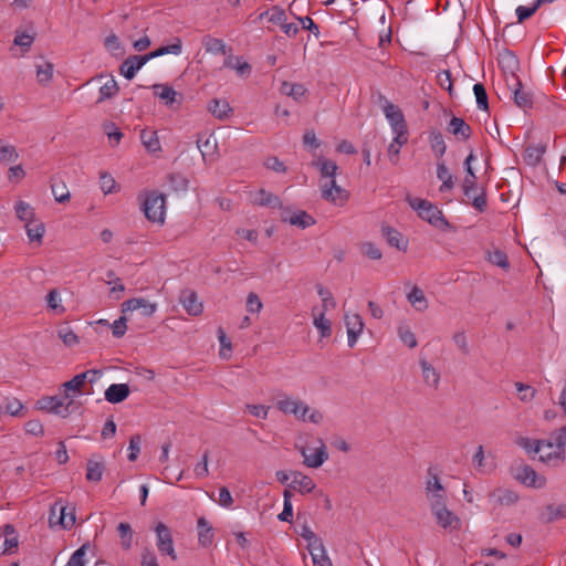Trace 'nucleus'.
Returning <instances> with one entry per match:
<instances>
[{"label":"nucleus","mask_w":566,"mask_h":566,"mask_svg":"<svg viewBox=\"0 0 566 566\" xmlns=\"http://www.w3.org/2000/svg\"><path fill=\"white\" fill-rule=\"evenodd\" d=\"M316 289H317L318 295L322 297V307H323L322 312H326L329 308H335L336 302H335L332 293L321 284H318L316 286Z\"/></svg>","instance_id":"obj_54"},{"label":"nucleus","mask_w":566,"mask_h":566,"mask_svg":"<svg viewBox=\"0 0 566 566\" xmlns=\"http://www.w3.org/2000/svg\"><path fill=\"white\" fill-rule=\"evenodd\" d=\"M136 310H142L143 316L150 317L156 312L157 304L150 303L149 301L142 297L130 298L122 304L123 313L134 312Z\"/></svg>","instance_id":"obj_15"},{"label":"nucleus","mask_w":566,"mask_h":566,"mask_svg":"<svg viewBox=\"0 0 566 566\" xmlns=\"http://www.w3.org/2000/svg\"><path fill=\"white\" fill-rule=\"evenodd\" d=\"M51 190L59 203H65L70 200L71 195L63 181H57L55 178L51 180Z\"/></svg>","instance_id":"obj_39"},{"label":"nucleus","mask_w":566,"mask_h":566,"mask_svg":"<svg viewBox=\"0 0 566 566\" xmlns=\"http://www.w3.org/2000/svg\"><path fill=\"white\" fill-rule=\"evenodd\" d=\"M167 182L170 190L175 192L186 191L189 187V180L181 174L172 172L167 176Z\"/></svg>","instance_id":"obj_44"},{"label":"nucleus","mask_w":566,"mask_h":566,"mask_svg":"<svg viewBox=\"0 0 566 566\" xmlns=\"http://www.w3.org/2000/svg\"><path fill=\"white\" fill-rule=\"evenodd\" d=\"M198 524V541L203 547H208L213 542V528L205 517H200Z\"/></svg>","instance_id":"obj_27"},{"label":"nucleus","mask_w":566,"mask_h":566,"mask_svg":"<svg viewBox=\"0 0 566 566\" xmlns=\"http://www.w3.org/2000/svg\"><path fill=\"white\" fill-rule=\"evenodd\" d=\"M463 195L474 209L483 212L486 209V197L482 188L478 186L476 179H463Z\"/></svg>","instance_id":"obj_7"},{"label":"nucleus","mask_w":566,"mask_h":566,"mask_svg":"<svg viewBox=\"0 0 566 566\" xmlns=\"http://www.w3.org/2000/svg\"><path fill=\"white\" fill-rule=\"evenodd\" d=\"M90 543L83 544L78 549H76L70 557L69 562L65 566H85V555L87 549L90 548Z\"/></svg>","instance_id":"obj_52"},{"label":"nucleus","mask_w":566,"mask_h":566,"mask_svg":"<svg viewBox=\"0 0 566 566\" xmlns=\"http://www.w3.org/2000/svg\"><path fill=\"white\" fill-rule=\"evenodd\" d=\"M511 81L512 83L507 84L511 88L515 105L524 111L532 108L534 103L533 93L527 90L515 75L511 76Z\"/></svg>","instance_id":"obj_8"},{"label":"nucleus","mask_w":566,"mask_h":566,"mask_svg":"<svg viewBox=\"0 0 566 566\" xmlns=\"http://www.w3.org/2000/svg\"><path fill=\"white\" fill-rule=\"evenodd\" d=\"M245 307L249 313L259 314L263 307V303L256 293L250 292L247 296Z\"/></svg>","instance_id":"obj_61"},{"label":"nucleus","mask_w":566,"mask_h":566,"mask_svg":"<svg viewBox=\"0 0 566 566\" xmlns=\"http://www.w3.org/2000/svg\"><path fill=\"white\" fill-rule=\"evenodd\" d=\"M545 2H546V0H535V2L531 7H525V6L517 7L515 10L516 15H517V22L522 23L525 20H527L528 18H531L538 10V8Z\"/></svg>","instance_id":"obj_47"},{"label":"nucleus","mask_w":566,"mask_h":566,"mask_svg":"<svg viewBox=\"0 0 566 566\" xmlns=\"http://www.w3.org/2000/svg\"><path fill=\"white\" fill-rule=\"evenodd\" d=\"M437 177L442 182L439 189L441 192L451 190L454 187L453 176L450 174L444 163H438Z\"/></svg>","instance_id":"obj_32"},{"label":"nucleus","mask_w":566,"mask_h":566,"mask_svg":"<svg viewBox=\"0 0 566 566\" xmlns=\"http://www.w3.org/2000/svg\"><path fill=\"white\" fill-rule=\"evenodd\" d=\"M398 335L400 340L409 348H415L418 345L417 338L408 325H400Z\"/></svg>","instance_id":"obj_53"},{"label":"nucleus","mask_w":566,"mask_h":566,"mask_svg":"<svg viewBox=\"0 0 566 566\" xmlns=\"http://www.w3.org/2000/svg\"><path fill=\"white\" fill-rule=\"evenodd\" d=\"M420 367L424 382L428 386L437 389L440 382V374L430 363L424 359L420 360Z\"/></svg>","instance_id":"obj_28"},{"label":"nucleus","mask_w":566,"mask_h":566,"mask_svg":"<svg viewBox=\"0 0 566 566\" xmlns=\"http://www.w3.org/2000/svg\"><path fill=\"white\" fill-rule=\"evenodd\" d=\"M541 518L545 523H552L557 520L566 518V504H548L545 506Z\"/></svg>","instance_id":"obj_26"},{"label":"nucleus","mask_w":566,"mask_h":566,"mask_svg":"<svg viewBox=\"0 0 566 566\" xmlns=\"http://www.w3.org/2000/svg\"><path fill=\"white\" fill-rule=\"evenodd\" d=\"M281 92L287 96L293 97L295 101H300L307 90L303 84L283 82L281 85Z\"/></svg>","instance_id":"obj_42"},{"label":"nucleus","mask_w":566,"mask_h":566,"mask_svg":"<svg viewBox=\"0 0 566 566\" xmlns=\"http://www.w3.org/2000/svg\"><path fill=\"white\" fill-rule=\"evenodd\" d=\"M36 406L40 410L57 415L60 417L66 418L70 413L77 408L76 402L73 399L67 400L60 396H46L42 397L36 401Z\"/></svg>","instance_id":"obj_4"},{"label":"nucleus","mask_w":566,"mask_h":566,"mask_svg":"<svg viewBox=\"0 0 566 566\" xmlns=\"http://www.w3.org/2000/svg\"><path fill=\"white\" fill-rule=\"evenodd\" d=\"M307 549L314 566H333L323 542H314V544L307 545Z\"/></svg>","instance_id":"obj_22"},{"label":"nucleus","mask_w":566,"mask_h":566,"mask_svg":"<svg viewBox=\"0 0 566 566\" xmlns=\"http://www.w3.org/2000/svg\"><path fill=\"white\" fill-rule=\"evenodd\" d=\"M57 336L66 346H74L80 342L78 336L69 326L59 328Z\"/></svg>","instance_id":"obj_56"},{"label":"nucleus","mask_w":566,"mask_h":566,"mask_svg":"<svg viewBox=\"0 0 566 566\" xmlns=\"http://www.w3.org/2000/svg\"><path fill=\"white\" fill-rule=\"evenodd\" d=\"M46 304L50 310H53L57 314H63L65 308L61 305V298L57 290H51L46 295Z\"/></svg>","instance_id":"obj_57"},{"label":"nucleus","mask_w":566,"mask_h":566,"mask_svg":"<svg viewBox=\"0 0 566 566\" xmlns=\"http://www.w3.org/2000/svg\"><path fill=\"white\" fill-rule=\"evenodd\" d=\"M124 549H129L133 544V530L128 523L122 522L117 526Z\"/></svg>","instance_id":"obj_51"},{"label":"nucleus","mask_w":566,"mask_h":566,"mask_svg":"<svg viewBox=\"0 0 566 566\" xmlns=\"http://www.w3.org/2000/svg\"><path fill=\"white\" fill-rule=\"evenodd\" d=\"M149 62L146 55H130L122 63L119 67L120 74L127 78L132 80L135 74L147 63Z\"/></svg>","instance_id":"obj_16"},{"label":"nucleus","mask_w":566,"mask_h":566,"mask_svg":"<svg viewBox=\"0 0 566 566\" xmlns=\"http://www.w3.org/2000/svg\"><path fill=\"white\" fill-rule=\"evenodd\" d=\"M488 259L492 264L500 266L504 270L510 268V262L507 260V255L505 252H503L501 250H495L493 252H490Z\"/></svg>","instance_id":"obj_59"},{"label":"nucleus","mask_w":566,"mask_h":566,"mask_svg":"<svg viewBox=\"0 0 566 566\" xmlns=\"http://www.w3.org/2000/svg\"><path fill=\"white\" fill-rule=\"evenodd\" d=\"M140 140L145 148L150 153L160 150V142L157 132L151 129H143L140 132Z\"/></svg>","instance_id":"obj_31"},{"label":"nucleus","mask_w":566,"mask_h":566,"mask_svg":"<svg viewBox=\"0 0 566 566\" xmlns=\"http://www.w3.org/2000/svg\"><path fill=\"white\" fill-rule=\"evenodd\" d=\"M157 536V548L163 555H168L172 560L177 559V555L174 547V539L169 527L159 522L155 527Z\"/></svg>","instance_id":"obj_10"},{"label":"nucleus","mask_w":566,"mask_h":566,"mask_svg":"<svg viewBox=\"0 0 566 566\" xmlns=\"http://www.w3.org/2000/svg\"><path fill=\"white\" fill-rule=\"evenodd\" d=\"M407 300L419 312H424L429 306L423 291L418 286L411 289L407 294Z\"/></svg>","instance_id":"obj_29"},{"label":"nucleus","mask_w":566,"mask_h":566,"mask_svg":"<svg viewBox=\"0 0 566 566\" xmlns=\"http://www.w3.org/2000/svg\"><path fill=\"white\" fill-rule=\"evenodd\" d=\"M436 522L443 530L452 532L461 527V520L447 507V503L430 509Z\"/></svg>","instance_id":"obj_9"},{"label":"nucleus","mask_w":566,"mask_h":566,"mask_svg":"<svg viewBox=\"0 0 566 566\" xmlns=\"http://www.w3.org/2000/svg\"><path fill=\"white\" fill-rule=\"evenodd\" d=\"M197 146L202 155L203 160H206L207 156L213 154L217 148V142L214 138L207 137L205 140L202 138H198Z\"/></svg>","instance_id":"obj_55"},{"label":"nucleus","mask_w":566,"mask_h":566,"mask_svg":"<svg viewBox=\"0 0 566 566\" xmlns=\"http://www.w3.org/2000/svg\"><path fill=\"white\" fill-rule=\"evenodd\" d=\"M17 217L25 222H32L34 220V209L27 202L20 200L14 206Z\"/></svg>","instance_id":"obj_46"},{"label":"nucleus","mask_w":566,"mask_h":566,"mask_svg":"<svg viewBox=\"0 0 566 566\" xmlns=\"http://www.w3.org/2000/svg\"><path fill=\"white\" fill-rule=\"evenodd\" d=\"M86 382V374H77L71 380L65 381L62 385L64 398L67 400L73 399L72 397L76 394L83 392V387Z\"/></svg>","instance_id":"obj_21"},{"label":"nucleus","mask_w":566,"mask_h":566,"mask_svg":"<svg viewBox=\"0 0 566 566\" xmlns=\"http://www.w3.org/2000/svg\"><path fill=\"white\" fill-rule=\"evenodd\" d=\"M406 200L409 206L418 212V216L422 220L429 222L431 226L439 229H443L449 226L441 210L430 201L420 198H413L411 196H407Z\"/></svg>","instance_id":"obj_2"},{"label":"nucleus","mask_w":566,"mask_h":566,"mask_svg":"<svg viewBox=\"0 0 566 566\" xmlns=\"http://www.w3.org/2000/svg\"><path fill=\"white\" fill-rule=\"evenodd\" d=\"M154 94L164 99L166 105H172L176 102L178 93L168 85L155 84L153 86Z\"/></svg>","instance_id":"obj_38"},{"label":"nucleus","mask_w":566,"mask_h":566,"mask_svg":"<svg viewBox=\"0 0 566 566\" xmlns=\"http://www.w3.org/2000/svg\"><path fill=\"white\" fill-rule=\"evenodd\" d=\"M127 384H113L105 390V399L111 403H119L129 396Z\"/></svg>","instance_id":"obj_24"},{"label":"nucleus","mask_w":566,"mask_h":566,"mask_svg":"<svg viewBox=\"0 0 566 566\" xmlns=\"http://www.w3.org/2000/svg\"><path fill=\"white\" fill-rule=\"evenodd\" d=\"M448 132L459 140H468L472 134L471 127L462 118L455 116L450 119Z\"/></svg>","instance_id":"obj_23"},{"label":"nucleus","mask_w":566,"mask_h":566,"mask_svg":"<svg viewBox=\"0 0 566 566\" xmlns=\"http://www.w3.org/2000/svg\"><path fill=\"white\" fill-rule=\"evenodd\" d=\"M452 340H453L454 345L459 348V350L463 355L467 356V355L470 354V347H469L468 338H467V335H465V333L463 331L455 332L452 335Z\"/></svg>","instance_id":"obj_62"},{"label":"nucleus","mask_w":566,"mask_h":566,"mask_svg":"<svg viewBox=\"0 0 566 566\" xmlns=\"http://www.w3.org/2000/svg\"><path fill=\"white\" fill-rule=\"evenodd\" d=\"M344 321L347 328L348 346L353 348L364 329V322L359 314L347 313L344 316Z\"/></svg>","instance_id":"obj_13"},{"label":"nucleus","mask_w":566,"mask_h":566,"mask_svg":"<svg viewBox=\"0 0 566 566\" xmlns=\"http://www.w3.org/2000/svg\"><path fill=\"white\" fill-rule=\"evenodd\" d=\"M165 205L166 199L163 193L149 192L143 202L145 217L151 222L163 223L165 220Z\"/></svg>","instance_id":"obj_5"},{"label":"nucleus","mask_w":566,"mask_h":566,"mask_svg":"<svg viewBox=\"0 0 566 566\" xmlns=\"http://www.w3.org/2000/svg\"><path fill=\"white\" fill-rule=\"evenodd\" d=\"M255 203L263 207H271V208H280L283 210L282 202L280 198L271 192L265 191L264 189H260L256 193V197L254 199Z\"/></svg>","instance_id":"obj_30"},{"label":"nucleus","mask_w":566,"mask_h":566,"mask_svg":"<svg viewBox=\"0 0 566 566\" xmlns=\"http://www.w3.org/2000/svg\"><path fill=\"white\" fill-rule=\"evenodd\" d=\"M322 197L323 199L331 201L336 205H343L348 198V193L345 189L338 186L335 179H328L322 185Z\"/></svg>","instance_id":"obj_11"},{"label":"nucleus","mask_w":566,"mask_h":566,"mask_svg":"<svg viewBox=\"0 0 566 566\" xmlns=\"http://www.w3.org/2000/svg\"><path fill=\"white\" fill-rule=\"evenodd\" d=\"M301 453L304 457L303 463L307 468H319L328 459L327 448L323 440H319V447L315 449L314 453L306 454V450L304 448L301 450Z\"/></svg>","instance_id":"obj_18"},{"label":"nucleus","mask_w":566,"mask_h":566,"mask_svg":"<svg viewBox=\"0 0 566 566\" xmlns=\"http://www.w3.org/2000/svg\"><path fill=\"white\" fill-rule=\"evenodd\" d=\"M515 387L520 394V396H518L520 400H522L524 402H528L534 399L536 390L534 388H532L531 386L524 385L522 382H516Z\"/></svg>","instance_id":"obj_63"},{"label":"nucleus","mask_w":566,"mask_h":566,"mask_svg":"<svg viewBox=\"0 0 566 566\" xmlns=\"http://www.w3.org/2000/svg\"><path fill=\"white\" fill-rule=\"evenodd\" d=\"M553 444V449L543 448L537 452L539 453L538 460L547 465L557 467L565 460V449L555 444V441Z\"/></svg>","instance_id":"obj_17"},{"label":"nucleus","mask_w":566,"mask_h":566,"mask_svg":"<svg viewBox=\"0 0 566 566\" xmlns=\"http://www.w3.org/2000/svg\"><path fill=\"white\" fill-rule=\"evenodd\" d=\"M381 232L389 245L395 247L401 251L407 250L408 241L403 239L399 231L386 226L381 228Z\"/></svg>","instance_id":"obj_25"},{"label":"nucleus","mask_w":566,"mask_h":566,"mask_svg":"<svg viewBox=\"0 0 566 566\" xmlns=\"http://www.w3.org/2000/svg\"><path fill=\"white\" fill-rule=\"evenodd\" d=\"M105 465L102 461L90 459L87 461L86 479L92 482H99L102 480Z\"/></svg>","instance_id":"obj_40"},{"label":"nucleus","mask_w":566,"mask_h":566,"mask_svg":"<svg viewBox=\"0 0 566 566\" xmlns=\"http://www.w3.org/2000/svg\"><path fill=\"white\" fill-rule=\"evenodd\" d=\"M426 496L430 504V509L447 503L446 490L442 486L439 476L430 470L428 471V479L426 482Z\"/></svg>","instance_id":"obj_6"},{"label":"nucleus","mask_w":566,"mask_h":566,"mask_svg":"<svg viewBox=\"0 0 566 566\" xmlns=\"http://www.w3.org/2000/svg\"><path fill=\"white\" fill-rule=\"evenodd\" d=\"M378 104L380 105L385 117L390 123L391 129L396 135V142L405 139V135H408V127L401 109L389 102L382 94H378Z\"/></svg>","instance_id":"obj_3"},{"label":"nucleus","mask_w":566,"mask_h":566,"mask_svg":"<svg viewBox=\"0 0 566 566\" xmlns=\"http://www.w3.org/2000/svg\"><path fill=\"white\" fill-rule=\"evenodd\" d=\"M429 142L436 157H443V155L447 151V145L444 143L442 134L439 130H432L429 135Z\"/></svg>","instance_id":"obj_36"},{"label":"nucleus","mask_w":566,"mask_h":566,"mask_svg":"<svg viewBox=\"0 0 566 566\" xmlns=\"http://www.w3.org/2000/svg\"><path fill=\"white\" fill-rule=\"evenodd\" d=\"M209 111L219 119H224L232 113V108L226 99L217 98L210 102Z\"/></svg>","instance_id":"obj_33"},{"label":"nucleus","mask_w":566,"mask_h":566,"mask_svg":"<svg viewBox=\"0 0 566 566\" xmlns=\"http://www.w3.org/2000/svg\"><path fill=\"white\" fill-rule=\"evenodd\" d=\"M314 326L319 331L322 337H328L332 334V323L325 317V312L314 315Z\"/></svg>","instance_id":"obj_48"},{"label":"nucleus","mask_w":566,"mask_h":566,"mask_svg":"<svg viewBox=\"0 0 566 566\" xmlns=\"http://www.w3.org/2000/svg\"><path fill=\"white\" fill-rule=\"evenodd\" d=\"M25 231L30 241L42 242L45 232L44 223L39 220L25 223Z\"/></svg>","instance_id":"obj_43"},{"label":"nucleus","mask_w":566,"mask_h":566,"mask_svg":"<svg viewBox=\"0 0 566 566\" xmlns=\"http://www.w3.org/2000/svg\"><path fill=\"white\" fill-rule=\"evenodd\" d=\"M35 67L38 82L41 85H46L48 83H50L53 77V64L51 62L43 61L42 63L36 64Z\"/></svg>","instance_id":"obj_41"},{"label":"nucleus","mask_w":566,"mask_h":566,"mask_svg":"<svg viewBox=\"0 0 566 566\" xmlns=\"http://www.w3.org/2000/svg\"><path fill=\"white\" fill-rule=\"evenodd\" d=\"M518 446L524 448L527 452L537 453L542 451L543 448L553 449L554 444L552 441L547 440H531L528 438H521L518 440Z\"/></svg>","instance_id":"obj_35"},{"label":"nucleus","mask_w":566,"mask_h":566,"mask_svg":"<svg viewBox=\"0 0 566 566\" xmlns=\"http://www.w3.org/2000/svg\"><path fill=\"white\" fill-rule=\"evenodd\" d=\"M515 478L523 484L535 489L545 486L546 479L543 475L536 473V471L530 465H521L517 469Z\"/></svg>","instance_id":"obj_12"},{"label":"nucleus","mask_w":566,"mask_h":566,"mask_svg":"<svg viewBox=\"0 0 566 566\" xmlns=\"http://www.w3.org/2000/svg\"><path fill=\"white\" fill-rule=\"evenodd\" d=\"M407 142H408V135H405V139H401L400 142H396V136L394 137L392 142L388 146V157L392 164L396 165L398 163V156L400 153V148H401V146L407 144Z\"/></svg>","instance_id":"obj_60"},{"label":"nucleus","mask_w":566,"mask_h":566,"mask_svg":"<svg viewBox=\"0 0 566 566\" xmlns=\"http://www.w3.org/2000/svg\"><path fill=\"white\" fill-rule=\"evenodd\" d=\"M119 87L117 82L112 77L107 80L104 85L99 88V97L98 103L103 102L104 99L112 98L115 96L118 92Z\"/></svg>","instance_id":"obj_50"},{"label":"nucleus","mask_w":566,"mask_h":566,"mask_svg":"<svg viewBox=\"0 0 566 566\" xmlns=\"http://www.w3.org/2000/svg\"><path fill=\"white\" fill-rule=\"evenodd\" d=\"M292 481L287 485L290 489L297 490L301 493H310L315 489V483L312 478L298 471L291 472Z\"/></svg>","instance_id":"obj_19"},{"label":"nucleus","mask_w":566,"mask_h":566,"mask_svg":"<svg viewBox=\"0 0 566 566\" xmlns=\"http://www.w3.org/2000/svg\"><path fill=\"white\" fill-rule=\"evenodd\" d=\"M67 507L65 505L59 506V517L56 520V524L62 528L67 530L71 528L75 524V513L74 509H71L69 513H66Z\"/></svg>","instance_id":"obj_45"},{"label":"nucleus","mask_w":566,"mask_h":566,"mask_svg":"<svg viewBox=\"0 0 566 566\" xmlns=\"http://www.w3.org/2000/svg\"><path fill=\"white\" fill-rule=\"evenodd\" d=\"M473 92L476 98V104L480 109L488 111L489 102L485 87L481 83H476L473 86Z\"/></svg>","instance_id":"obj_58"},{"label":"nucleus","mask_w":566,"mask_h":566,"mask_svg":"<svg viewBox=\"0 0 566 566\" xmlns=\"http://www.w3.org/2000/svg\"><path fill=\"white\" fill-rule=\"evenodd\" d=\"M275 407L284 415H293L297 420L310 421L314 424H319L324 416L317 409H312L301 399H295L285 394L279 396Z\"/></svg>","instance_id":"obj_1"},{"label":"nucleus","mask_w":566,"mask_h":566,"mask_svg":"<svg viewBox=\"0 0 566 566\" xmlns=\"http://www.w3.org/2000/svg\"><path fill=\"white\" fill-rule=\"evenodd\" d=\"M314 165L319 168L322 177L328 179H333L338 169L336 163L333 160L318 159Z\"/></svg>","instance_id":"obj_49"},{"label":"nucleus","mask_w":566,"mask_h":566,"mask_svg":"<svg viewBox=\"0 0 566 566\" xmlns=\"http://www.w3.org/2000/svg\"><path fill=\"white\" fill-rule=\"evenodd\" d=\"M180 302L189 315L197 316L202 313L203 306L193 291L181 292Z\"/></svg>","instance_id":"obj_20"},{"label":"nucleus","mask_w":566,"mask_h":566,"mask_svg":"<svg viewBox=\"0 0 566 566\" xmlns=\"http://www.w3.org/2000/svg\"><path fill=\"white\" fill-rule=\"evenodd\" d=\"M181 50H182V43H181V40L180 39H176L175 43L170 44V45H165V46H161L155 51H151L146 55V57L148 59V61L155 59V57H159V56H163L165 54H175V55H178L181 53Z\"/></svg>","instance_id":"obj_34"},{"label":"nucleus","mask_w":566,"mask_h":566,"mask_svg":"<svg viewBox=\"0 0 566 566\" xmlns=\"http://www.w3.org/2000/svg\"><path fill=\"white\" fill-rule=\"evenodd\" d=\"M202 45L206 49L207 52L213 53V54H227V45L221 39L212 38L210 35H207L202 39Z\"/></svg>","instance_id":"obj_37"},{"label":"nucleus","mask_w":566,"mask_h":566,"mask_svg":"<svg viewBox=\"0 0 566 566\" xmlns=\"http://www.w3.org/2000/svg\"><path fill=\"white\" fill-rule=\"evenodd\" d=\"M99 181H101V189L105 195L114 192L115 187H116V181L109 174L101 172Z\"/></svg>","instance_id":"obj_64"},{"label":"nucleus","mask_w":566,"mask_h":566,"mask_svg":"<svg viewBox=\"0 0 566 566\" xmlns=\"http://www.w3.org/2000/svg\"><path fill=\"white\" fill-rule=\"evenodd\" d=\"M281 219L283 222H287L301 229H306L315 223V219L303 210L291 212L289 209L284 208L281 212Z\"/></svg>","instance_id":"obj_14"}]
</instances>
